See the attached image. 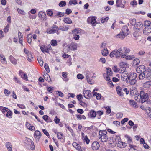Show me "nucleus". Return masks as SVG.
<instances>
[{"instance_id": "obj_1", "label": "nucleus", "mask_w": 151, "mask_h": 151, "mask_svg": "<svg viewBox=\"0 0 151 151\" xmlns=\"http://www.w3.org/2000/svg\"><path fill=\"white\" fill-rule=\"evenodd\" d=\"M122 54V49L121 48L119 49L118 50H115L111 52L109 56L111 58L115 56L116 58L120 57Z\"/></svg>"}, {"instance_id": "obj_2", "label": "nucleus", "mask_w": 151, "mask_h": 151, "mask_svg": "<svg viewBox=\"0 0 151 151\" xmlns=\"http://www.w3.org/2000/svg\"><path fill=\"white\" fill-rule=\"evenodd\" d=\"M140 95L141 103H143L148 100V95L147 93H145L144 91H140Z\"/></svg>"}, {"instance_id": "obj_3", "label": "nucleus", "mask_w": 151, "mask_h": 151, "mask_svg": "<svg viewBox=\"0 0 151 151\" xmlns=\"http://www.w3.org/2000/svg\"><path fill=\"white\" fill-rule=\"evenodd\" d=\"M40 48L43 53H49V51L52 49L51 45L49 44L47 46L42 45L40 46Z\"/></svg>"}, {"instance_id": "obj_4", "label": "nucleus", "mask_w": 151, "mask_h": 151, "mask_svg": "<svg viewBox=\"0 0 151 151\" xmlns=\"http://www.w3.org/2000/svg\"><path fill=\"white\" fill-rule=\"evenodd\" d=\"M119 65L120 66L119 70L120 71V72L121 73H123L125 71L126 68L129 66L128 64L127 63L123 62H120Z\"/></svg>"}, {"instance_id": "obj_5", "label": "nucleus", "mask_w": 151, "mask_h": 151, "mask_svg": "<svg viewBox=\"0 0 151 151\" xmlns=\"http://www.w3.org/2000/svg\"><path fill=\"white\" fill-rule=\"evenodd\" d=\"M96 17H89L87 20V23L89 24H91L93 26H95L96 24Z\"/></svg>"}, {"instance_id": "obj_6", "label": "nucleus", "mask_w": 151, "mask_h": 151, "mask_svg": "<svg viewBox=\"0 0 151 151\" xmlns=\"http://www.w3.org/2000/svg\"><path fill=\"white\" fill-rule=\"evenodd\" d=\"M144 73L145 75V78L150 81H151V70L148 69L147 70H145Z\"/></svg>"}, {"instance_id": "obj_7", "label": "nucleus", "mask_w": 151, "mask_h": 151, "mask_svg": "<svg viewBox=\"0 0 151 151\" xmlns=\"http://www.w3.org/2000/svg\"><path fill=\"white\" fill-rule=\"evenodd\" d=\"M83 95L85 98L88 99L92 96L91 92L89 90H85L83 92Z\"/></svg>"}, {"instance_id": "obj_8", "label": "nucleus", "mask_w": 151, "mask_h": 151, "mask_svg": "<svg viewBox=\"0 0 151 151\" xmlns=\"http://www.w3.org/2000/svg\"><path fill=\"white\" fill-rule=\"evenodd\" d=\"M52 28H56V29H53L47 30V33L49 34L54 33L57 32L59 30L58 27L56 25H53Z\"/></svg>"}, {"instance_id": "obj_9", "label": "nucleus", "mask_w": 151, "mask_h": 151, "mask_svg": "<svg viewBox=\"0 0 151 151\" xmlns=\"http://www.w3.org/2000/svg\"><path fill=\"white\" fill-rule=\"evenodd\" d=\"M69 50H77V44L75 42H72L67 46Z\"/></svg>"}, {"instance_id": "obj_10", "label": "nucleus", "mask_w": 151, "mask_h": 151, "mask_svg": "<svg viewBox=\"0 0 151 151\" xmlns=\"http://www.w3.org/2000/svg\"><path fill=\"white\" fill-rule=\"evenodd\" d=\"M46 14L42 11H40L38 14V16L40 20H46Z\"/></svg>"}, {"instance_id": "obj_11", "label": "nucleus", "mask_w": 151, "mask_h": 151, "mask_svg": "<svg viewBox=\"0 0 151 151\" xmlns=\"http://www.w3.org/2000/svg\"><path fill=\"white\" fill-rule=\"evenodd\" d=\"M99 144L97 141L94 142L91 145L92 148L94 150L98 149L99 147Z\"/></svg>"}, {"instance_id": "obj_12", "label": "nucleus", "mask_w": 151, "mask_h": 151, "mask_svg": "<svg viewBox=\"0 0 151 151\" xmlns=\"http://www.w3.org/2000/svg\"><path fill=\"white\" fill-rule=\"evenodd\" d=\"M88 116L90 118L94 119L96 116V112L94 110H91L90 112L88 113Z\"/></svg>"}, {"instance_id": "obj_13", "label": "nucleus", "mask_w": 151, "mask_h": 151, "mask_svg": "<svg viewBox=\"0 0 151 151\" xmlns=\"http://www.w3.org/2000/svg\"><path fill=\"white\" fill-rule=\"evenodd\" d=\"M116 91L117 94L119 96L122 97L124 96V93L122 92V88L119 86H117L116 88Z\"/></svg>"}, {"instance_id": "obj_14", "label": "nucleus", "mask_w": 151, "mask_h": 151, "mask_svg": "<svg viewBox=\"0 0 151 151\" xmlns=\"http://www.w3.org/2000/svg\"><path fill=\"white\" fill-rule=\"evenodd\" d=\"M33 142L30 138L27 137L26 138L25 142V146L27 148L29 147V145H30Z\"/></svg>"}, {"instance_id": "obj_15", "label": "nucleus", "mask_w": 151, "mask_h": 151, "mask_svg": "<svg viewBox=\"0 0 151 151\" xmlns=\"http://www.w3.org/2000/svg\"><path fill=\"white\" fill-rule=\"evenodd\" d=\"M117 140H118V142H116L114 144H115L118 147H119L120 148H122V141H121V138L120 136H117Z\"/></svg>"}, {"instance_id": "obj_16", "label": "nucleus", "mask_w": 151, "mask_h": 151, "mask_svg": "<svg viewBox=\"0 0 151 151\" xmlns=\"http://www.w3.org/2000/svg\"><path fill=\"white\" fill-rule=\"evenodd\" d=\"M143 33L145 35H147L151 32V27H150L146 26L143 30Z\"/></svg>"}, {"instance_id": "obj_17", "label": "nucleus", "mask_w": 151, "mask_h": 151, "mask_svg": "<svg viewBox=\"0 0 151 151\" xmlns=\"http://www.w3.org/2000/svg\"><path fill=\"white\" fill-rule=\"evenodd\" d=\"M41 133L38 130H36L34 133V137L35 138L39 139L40 138Z\"/></svg>"}, {"instance_id": "obj_18", "label": "nucleus", "mask_w": 151, "mask_h": 151, "mask_svg": "<svg viewBox=\"0 0 151 151\" xmlns=\"http://www.w3.org/2000/svg\"><path fill=\"white\" fill-rule=\"evenodd\" d=\"M99 140L102 142H106L108 139V137L107 135L104 136L102 137H99Z\"/></svg>"}, {"instance_id": "obj_19", "label": "nucleus", "mask_w": 151, "mask_h": 151, "mask_svg": "<svg viewBox=\"0 0 151 151\" xmlns=\"http://www.w3.org/2000/svg\"><path fill=\"white\" fill-rule=\"evenodd\" d=\"M128 31V29L127 26H123L122 29V32L125 35L127 36L128 35V33L127 32Z\"/></svg>"}, {"instance_id": "obj_20", "label": "nucleus", "mask_w": 151, "mask_h": 151, "mask_svg": "<svg viewBox=\"0 0 151 151\" xmlns=\"http://www.w3.org/2000/svg\"><path fill=\"white\" fill-rule=\"evenodd\" d=\"M0 110L3 114L5 115L9 109L7 108L0 106Z\"/></svg>"}, {"instance_id": "obj_21", "label": "nucleus", "mask_w": 151, "mask_h": 151, "mask_svg": "<svg viewBox=\"0 0 151 151\" xmlns=\"http://www.w3.org/2000/svg\"><path fill=\"white\" fill-rule=\"evenodd\" d=\"M72 145L76 149L79 151L81 150V147L79 144H77L76 142H74L72 143Z\"/></svg>"}, {"instance_id": "obj_22", "label": "nucleus", "mask_w": 151, "mask_h": 151, "mask_svg": "<svg viewBox=\"0 0 151 151\" xmlns=\"http://www.w3.org/2000/svg\"><path fill=\"white\" fill-rule=\"evenodd\" d=\"M129 102L130 105L132 106L134 108H136L137 107V103L134 100H130Z\"/></svg>"}, {"instance_id": "obj_23", "label": "nucleus", "mask_w": 151, "mask_h": 151, "mask_svg": "<svg viewBox=\"0 0 151 151\" xmlns=\"http://www.w3.org/2000/svg\"><path fill=\"white\" fill-rule=\"evenodd\" d=\"M127 36L124 35V34L122 32L116 35L115 37L116 38H119L121 39H124L125 36Z\"/></svg>"}, {"instance_id": "obj_24", "label": "nucleus", "mask_w": 151, "mask_h": 151, "mask_svg": "<svg viewBox=\"0 0 151 151\" xmlns=\"http://www.w3.org/2000/svg\"><path fill=\"white\" fill-rule=\"evenodd\" d=\"M99 137L107 135V132L105 130H100L99 131Z\"/></svg>"}, {"instance_id": "obj_25", "label": "nucleus", "mask_w": 151, "mask_h": 151, "mask_svg": "<svg viewBox=\"0 0 151 151\" xmlns=\"http://www.w3.org/2000/svg\"><path fill=\"white\" fill-rule=\"evenodd\" d=\"M9 59L11 62L14 65L17 64V60L12 55L9 56Z\"/></svg>"}, {"instance_id": "obj_26", "label": "nucleus", "mask_w": 151, "mask_h": 151, "mask_svg": "<svg viewBox=\"0 0 151 151\" xmlns=\"http://www.w3.org/2000/svg\"><path fill=\"white\" fill-rule=\"evenodd\" d=\"M106 71V74H105L106 76H112V72L111 68H107Z\"/></svg>"}, {"instance_id": "obj_27", "label": "nucleus", "mask_w": 151, "mask_h": 151, "mask_svg": "<svg viewBox=\"0 0 151 151\" xmlns=\"http://www.w3.org/2000/svg\"><path fill=\"white\" fill-rule=\"evenodd\" d=\"M122 74L121 75V79L123 81H125L126 82V80L127 79L129 76L127 73H122Z\"/></svg>"}, {"instance_id": "obj_28", "label": "nucleus", "mask_w": 151, "mask_h": 151, "mask_svg": "<svg viewBox=\"0 0 151 151\" xmlns=\"http://www.w3.org/2000/svg\"><path fill=\"white\" fill-rule=\"evenodd\" d=\"M141 96L140 92L139 94H136L134 95V99L137 102H141V100H140Z\"/></svg>"}, {"instance_id": "obj_29", "label": "nucleus", "mask_w": 151, "mask_h": 151, "mask_svg": "<svg viewBox=\"0 0 151 151\" xmlns=\"http://www.w3.org/2000/svg\"><path fill=\"white\" fill-rule=\"evenodd\" d=\"M139 63V60L138 58H136L133 61L132 64L133 66H135L138 65Z\"/></svg>"}, {"instance_id": "obj_30", "label": "nucleus", "mask_w": 151, "mask_h": 151, "mask_svg": "<svg viewBox=\"0 0 151 151\" xmlns=\"http://www.w3.org/2000/svg\"><path fill=\"white\" fill-rule=\"evenodd\" d=\"M6 146L9 151H12V145L11 142H6Z\"/></svg>"}, {"instance_id": "obj_31", "label": "nucleus", "mask_w": 151, "mask_h": 151, "mask_svg": "<svg viewBox=\"0 0 151 151\" xmlns=\"http://www.w3.org/2000/svg\"><path fill=\"white\" fill-rule=\"evenodd\" d=\"M101 53L103 56H106L108 54V51L107 48H104L101 50Z\"/></svg>"}, {"instance_id": "obj_32", "label": "nucleus", "mask_w": 151, "mask_h": 151, "mask_svg": "<svg viewBox=\"0 0 151 151\" xmlns=\"http://www.w3.org/2000/svg\"><path fill=\"white\" fill-rule=\"evenodd\" d=\"M151 86V81H147L143 84V86L146 88H148Z\"/></svg>"}, {"instance_id": "obj_33", "label": "nucleus", "mask_w": 151, "mask_h": 151, "mask_svg": "<svg viewBox=\"0 0 151 151\" xmlns=\"http://www.w3.org/2000/svg\"><path fill=\"white\" fill-rule=\"evenodd\" d=\"M64 22L67 24H71L72 22L70 19L68 17L65 18L63 20Z\"/></svg>"}, {"instance_id": "obj_34", "label": "nucleus", "mask_w": 151, "mask_h": 151, "mask_svg": "<svg viewBox=\"0 0 151 151\" xmlns=\"http://www.w3.org/2000/svg\"><path fill=\"white\" fill-rule=\"evenodd\" d=\"M67 73L66 72H63L62 73V75L64 77L63 80L65 81H67L68 80V78H67Z\"/></svg>"}, {"instance_id": "obj_35", "label": "nucleus", "mask_w": 151, "mask_h": 151, "mask_svg": "<svg viewBox=\"0 0 151 151\" xmlns=\"http://www.w3.org/2000/svg\"><path fill=\"white\" fill-rule=\"evenodd\" d=\"M130 78H131L132 80H136L135 79L137 78V74L136 73H132L129 76Z\"/></svg>"}, {"instance_id": "obj_36", "label": "nucleus", "mask_w": 151, "mask_h": 151, "mask_svg": "<svg viewBox=\"0 0 151 151\" xmlns=\"http://www.w3.org/2000/svg\"><path fill=\"white\" fill-rule=\"evenodd\" d=\"M0 57L1 58V61L3 63H6V61L4 55L2 54H0Z\"/></svg>"}, {"instance_id": "obj_37", "label": "nucleus", "mask_w": 151, "mask_h": 151, "mask_svg": "<svg viewBox=\"0 0 151 151\" xmlns=\"http://www.w3.org/2000/svg\"><path fill=\"white\" fill-rule=\"evenodd\" d=\"M43 77L45 79L46 81H47L49 82L50 81V76L47 73L44 74L43 76Z\"/></svg>"}, {"instance_id": "obj_38", "label": "nucleus", "mask_w": 151, "mask_h": 151, "mask_svg": "<svg viewBox=\"0 0 151 151\" xmlns=\"http://www.w3.org/2000/svg\"><path fill=\"white\" fill-rule=\"evenodd\" d=\"M32 36L31 34H29L28 35L27 38V41L28 43L30 44L32 42Z\"/></svg>"}, {"instance_id": "obj_39", "label": "nucleus", "mask_w": 151, "mask_h": 151, "mask_svg": "<svg viewBox=\"0 0 151 151\" xmlns=\"http://www.w3.org/2000/svg\"><path fill=\"white\" fill-rule=\"evenodd\" d=\"M138 77L140 80H142L145 77V75L144 73V71L139 75Z\"/></svg>"}, {"instance_id": "obj_40", "label": "nucleus", "mask_w": 151, "mask_h": 151, "mask_svg": "<svg viewBox=\"0 0 151 151\" xmlns=\"http://www.w3.org/2000/svg\"><path fill=\"white\" fill-rule=\"evenodd\" d=\"M12 112L9 109V110L8 111L5 115L6 116L9 118H11L12 117L11 116H12Z\"/></svg>"}, {"instance_id": "obj_41", "label": "nucleus", "mask_w": 151, "mask_h": 151, "mask_svg": "<svg viewBox=\"0 0 151 151\" xmlns=\"http://www.w3.org/2000/svg\"><path fill=\"white\" fill-rule=\"evenodd\" d=\"M80 29L79 28H76L72 31V34L73 35L78 34L80 32Z\"/></svg>"}, {"instance_id": "obj_42", "label": "nucleus", "mask_w": 151, "mask_h": 151, "mask_svg": "<svg viewBox=\"0 0 151 151\" xmlns=\"http://www.w3.org/2000/svg\"><path fill=\"white\" fill-rule=\"evenodd\" d=\"M151 24V22L150 21L146 20L144 22V26H148L150 27Z\"/></svg>"}, {"instance_id": "obj_43", "label": "nucleus", "mask_w": 151, "mask_h": 151, "mask_svg": "<svg viewBox=\"0 0 151 151\" xmlns=\"http://www.w3.org/2000/svg\"><path fill=\"white\" fill-rule=\"evenodd\" d=\"M27 58L29 61L31 62L32 60L31 59H33V57L32 54L31 53H29L27 56Z\"/></svg>"}, {"instance_id": "obj_44", "label": "nucleus", "mask_w": 151, "mask_h": 151, "mask_svg": "<svg viewBox=\"0 0 151 151\" xmlns=\"http://www.w3.org/2000/svg\"><path fill=\"white\" fill-rule=\"evenodd\" d=\"M96 113V115H98L99 116L97 117L98 119H100L101 118V116L103 114V112L102 111H98Z\"/></svg>"}, {"instance_id": "obj_45", "label": "nucleus", "mask_w": 151, "mask_h": 151, "mask_svg": "<svg viewBox=\"0 0 151 151\" xmlns=\"http://www.w3.org/2000/svg\"><path fill=\"white\" fill-rule=\"evenodd\" d=\"M59 29H60L63 31H67L68 29V28L66 26H60L59 28Z\"/></svg>"}, {"instance_id": "obj_46", "label": "nucleus", "mask_w": 151, "mask_h": 151, "mask_svg": "<svg viewBox=\"0 0 151 151\" xmlns=\"http://www.w3.org/2000/svg\"><path fill=\"white\" fill-rule=\"evenodd\" d=\"M135 58L134 56V55H128L126 56L125 57V58L127 60H133Z\"/></svg>"}, {"instance_id": "obj_47", "label": "nucleus", "mask_w": 151, "mask_h": 151, "mask_svg": "<svg viewBox=\"0 0 151 151\" xmlns=\"http://www.w3.org/2000/svg\"><path fill=\"white\" fill-rule=\"evenodd\" d=\"M37 59L40 65L41 66H42L43 64V62L42 58L41 57H38L37 58Z\"/></svg>"}, {"instance_id": "obj_48", "label": "nucleus", "mask_w": 151, "mask_h": 151, "mask_svg": "<svg viewBox=\"0 0 151 151\" xmlns=\"http://www.w3.org/2000/svg\"><path fill=\"white\" fill-rule=\"evenodd\" d=\"M63 134L61 132L57 133V137L59 139H63Z\"/></svg>"}, {"instance_id": "obj_49", "label": "nucleus", "mask_w": 151, "mask_h": 151, "mask_svg": "<svg viewBox=\"0 0 151 151\" xmlns=\"http://www.w3.org/2000/svg\"><path fill=\"white\" fill-rule=\"evenodd\" d=\"M122 4V2L121 0H117L116 4L117 7H120Z\"/></svg>"}, {"instance_id": "obj_50", "label": "nucleus", "mask_w": 151, "mask_h": 151, "mask_svg": "<svg viewBox=\"0 0 151 151\" xmlns=\"http://www.w3.org/2000/svg\"><path fill=\"white\" fill-rule=\"evenodd\" d=\"M129 146L130 147V149H129V151H137V150L134 148L135 147L134 145L130 144Z\"/></svg>"}, {"instance_id": "obj_51", "label": "nucleus", "mask_w": 151, "mask_h": 151, "mask_svg": "<svg viewBox=\"0 0 151 151\" xmlns=\"http://www.w3.org/2000/svg\"><path fill=\"white\" fill-rule=\"evenodd\" d=\"M51 45L53 46H56L57 44V42L56 40H52L51 42Z\"/></svg>"}, {"instance_id": "obj_52", "label": "nucleus", "mask_w": 151, "mask_h": 151, "mask_svg": "<svg viewBox=\"0 0 151 151\" xmlns=\"http://www.w3.org/2000/svg\"><path fill=\"white\" fill-rule=\"evenodd\" d=\"M66 5V2L64 1H60L59 4V5L61 7H63L65 6Z\"/></svg>"}, {"instance_id": "obj_53", "label": "nucleus", "mask_w": 151, "mask_h": 151, "mask_svg": "<svg viewBox=\"0 0 151 151\" xmlns=\"http://www.w3.org/2000/svg\"><path fill=\"white\" fill-rule=\"evenodd\" d=\"M125 137L127 139V142L129 143H132V139L129 136L126 135L125 136Z\"/></svg>"}, {"instance_id": "obj_54", "label": "nucleus", "mask_w": 151, "mask_h": 151, "mask_svg": "<svg viewBox=\"0 0 151 151\" xmlns=\"http://www.w3.org/2000/svg\"><path fill=\"white\" fill-rule=\"evenodd\" d=\"M18 13L23 15L25 14V12L23 10H22L19 8H18L17 9Z\"/></svg>"}, {"instance_id": "obj_55", "label": "nucleus", "mask_w": 151, "mask_h": 151, "mask_svg": "<svg viewBox=\"0 0 151 151\" xmlns=\"http://www.w3.org/2000/svg\"><path fill=\"white\" fill-rule=\"evenodd\" d=\"M56 94L60 96L63 97L64 96V94L63 93L59 91H56Z\"/></svg>"}, {"instance_id": "obj_56", "label": "nucleus", "mask_w": 151, "mask_h": 151, "mask_svg": "<svg viewBox=\"0 0 151 151\" xmlns=\"http://www.w3.org/2000/svg\"><path fill=\"white\" fill-rule=\"evenodd\" d=\"M69 4L70 5H72V4L76 5L77 4V2L76 0H70L69 1Z\"/></svg>"}, {"instance_id": "obj_57", "label": "nucleus", "mask_w": 151, "mask_h": 151, "mask_svg": "<svg viewBox=\"0 0 151 151\" xmlns=\"http://www.w3.org/2000/svg\"><path fill=\"white\" fill-rule=\"evenodd\" d=\"M123 114L122 113L119 112L116 114V117L117 118H121L122 117Z\"/></svg>"}, {"instance_id": "obj_58", "label": "nucleus", "mask_w": 151, "mask_h": 151, "mask_svg": "<svg viewBox=\"0 0 151 151\" xmlns=\"http://www.w3.org/2000/svg\"><path fill=\"white\" fill-rule=\"evenodd\" d=\"M84 141L87 144H88L89 143L90 140L88 138L87 136L86 135L84 137Z\"/></svg>"}, {"instance_id": "obj_59", "label": "nucleus", "mask_w": 151, "mask_h": 151, "mask_svg": "<svg viewBox=\"0 0 151 151\" xmlns=\"http://www.w3.org/2000/svg\"><path fill=\"white\" fill-rule=\"evenodd\" d=\"M44 68H45V70H46V71L47 73H49L50 72V70H49L48 65L47 63H45V64Z\"/></svg>"}, {"instance_id": "obj_60", "label": "nucleus", "mask_w": 151, "mask_h": 151, "mask_svg": "<svg viewBox=\"0 0 151 151\" xmlns=\"http://www.w3.org/2000/svg\"><path fill=\"white\" fill-rule=\"evenodd\" d=\"M101 19V22L103 23L106 22L108 20L109 18L106 17L105 18H102Z\"/></svg>"}, {"instance_id": "obj_61", "label": "nucleus", "mask_w": 151, "mask_h": 151, "mask_svg": "<svg viewBox=\"0 0 151 151\" xmlns=\"http://www.w3.org/2000/svg\"><path fill=\"white\" fill-rule=\"evenodd\" d=\"M135 25L136 26H137V27H142L143 26V24L142 22H137L136 24Z\"/></svg>"}, {"instance_id": "obj_62", "label": "nucleus", "mask_w": 151, "mask_h": 151, "mask_svg": "<svg viewBox=\"0 0 151 151\" xmlns=\"http://www.w3.org/2000/svg\"><path fill=\"white\" fill-rule=\"evenodd\" d=\"M64 15V13L61 12H58L56 14L54 15L55 16H58L59 17H62Z\"/></svg>"}, {"instance_id": "obj_63", "label": "nucleus", "mask_w": 151, "mask_h": 151, "mask_svg": "<svg viewBox=\"0 0 151 151\" xmlns=\"http://www.w3.org/2000/svg\"><path fill=\"white\" fill-rule=\"evenodd\" d=\"M13 80L17 83L20 84V80L16 76H14Z\"/></svg>"}, {"instance_id": "obj_64", "label": "nucleus", "mask_w": 151, "mask_h": 151, "mask_svg": "<svg viewBox=\"0 0 151 151\" xmlns=\"http://www.w3.org/2000/svg\"><path fill=\"white\" fill-rule=\"evenodd\" d=\"M80 104L83 106L84 107H86L87 106V104L86 103L83 102L81 100L80 101Z\"/></svg>"}]
</instances>
